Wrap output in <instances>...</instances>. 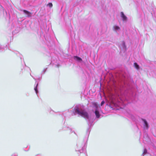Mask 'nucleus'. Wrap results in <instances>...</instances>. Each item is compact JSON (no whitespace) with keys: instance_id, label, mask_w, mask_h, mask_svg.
<instances>
[{"instance_id":"7","label":"nucleus","mask_w":156,"mask_h":156,"mask_svg":"<svg viewBox=\"0 0 156 156\" xmlns=\"http://www.w3.org/2000/svg\"><path fill=\"white\" fill-rule=\"evenodd\" d=\"M143 120L144 122V124L146 126V127L148 129V123H147V122L145 119H143Z\"/></svg>"},{"instance_id":"2","label":"nucleus","mask_w":156,"mask_h":156,"mask_svg":"<svg viewBox=\"0 0 156 156\" xmlns=\"http://www.w3.org/2000/svg\"><path fill=\"white\" fill-rule=\"evenodd\" d=\"M21 11H23L24 13L26 15V16L28 17H30L31 16L32 13L25 10H21Z\"/></svg>"},{"instance_id":"4","label":"nucleus","mask_w":156,"mask_h":156,"mask_svg":"<svg viewBox=\"0 0 156 156\" xmlns=\"http://www.w3.org/2000/svg\"><path fill=\"white\" fill-rule=\"evenodd\" d=\"M95 113L96 117L98 118H99L100 117V115L99 112L97 110H96L95 111Z\"/></svg>"},{"instance_id":"3","label":"nucleus","mask_w":156,"mask_h":156,"mask_svg":"<svg viewBox=\"0 0 156 156\" xmlns=\"http://www.w3.org/2000/svg\"><path fill=\"white\" fill-rule=\"evenodd\" d=\"M121 16L122 18L123 21L126 20H127V17L125 15L123 12H121Z\"/></svg>"},{"instance_id":"13","label":"nucleus","mask_w":156,"mask_h":156,"mask_svg":"<svg viewBox=\"0 0 156 156\" xmlns=\"http://www.w3.org/2000/svg\"><path fill=\"white\" fill-rule=\"evenodd\" d=\"M34 89L36 92V93H37V87H36V88H34Z\"/></svg>"},{"instance_id":"11","label":"nucleus","mask_w":156,"mask_h":156,"mask_svg":"<svg viewBox=\"0 0 156 156\" xmlns=\"http://www.w3.org/2000/svg\"><path fill=\"white\" fill-rule=\"evenodd\" d=\"M105 101H102L100 105L101 106H102L105 104Z\"/></svg>"},{"instance_id":"5","label":"nucleus","mask_w":156,"mask_h":156,"mask_svg":"<svg viewBox=\"0 0 156 156\" xmlns=\"http://www.w3.org/2000/svg\"><path fill=\"white\" fill-rule=\"evenodd\" d=\"M92 105L94 106L97 109L98 108V104L96 102H92Z\"/></svg>"},{"instance_id":"8","label":"nucleus","mask_w":156,"mask_h":156,"mask_svg":"<svg viewBox=\"0 0 156 156\" xmlns=\"http://www.w3.org/2000/svg\"><path fill=\"white\" fill-rule=\"evenodd\" d=\"M74 58H76L77 60H78V61L82 60L81 58L78 56H74Z\"/></svg>"},{"instance_id":"10","label":"nucleus","mask_w":156,"mask_h":156,"mask_svg":"<svg viewBox=\"0 0 156 156\" xmlns=\"http://www.w3.org/2000/svg\"><path fill=\"white\" fill-rule=\"evenodd\" d=\"M114 27L115 29L116 30H119L120 28L118 26H114Z\"/></svg>"},{"instance_id":"1","label":"nucleus","mask_w":156,"mask_h":156,"mask_svg":"<svg viewBox=\"0 0 156 156\" xmlns=\"http://www.w3.org/2000/svg\"><path fill=\"white\" fill-rule=\"evenodd\" d=\"M75 111L78 114L81 115L85 118L88 119L89 118L88 113L85 110L81 109L80 110L78 108H77L75 109Z\"/></svg>"},{"instance_id":"9","label":"nucleus","mask_w":156,"mask_h":156,"mask_svg":"<svg viewBox=\"0 0 156 156\" xmlns=\"http://www.w3.org/2000/svg\"><path fill=\"white\" fill-rule=\"evenodd\" d=\"M47 5L50 8H51L52 7L53 5L51 3H49Z\"/></svg>"},{"instance_id":"12","label":"nucleus","mask_w":156,"mask_h":156,"mask_svg":"<svg viewBox=\"0 0 156 156\" xmlns=\"http://www.w3.org/2000/svg\"><path fill=\"white\" fill-rule=\"evenodd\" d=\"M147 153V150L146 149H144L143 152V154H146Z\"/></svg>"},{"instance_id":"6","label":"nucleus","mask_w":156,"mask_h":156,"mask_svg":"<svg viewBox=\"0 0 156 156\" xmlns=\"http://www.w3.org/2000/svg\"><path fill=\"white\" fill-rule=\"evenodd\" d=\"M134 67H135L138 70L139 69V66L135 62L134 63Z\"/></svg>"}]
</instances>
